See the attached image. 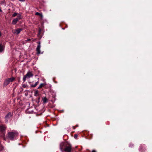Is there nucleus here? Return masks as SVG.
Instances as JSON below:
<instances>
[{
	"label": "nucleus",
	"mask_w": 152,
	"mask_h": 152,
	"mask_svg": "<svg viewBox=\"0 0 152 152\" xmlns=\"http://www.w3.org/2000/svg\"><path fill=\"white\" fill-rule=\"evenodd\" d=\"M15 79V78L13 77L7 78L6 79L4 83V85L6 86H7L8 85L10 82H13Z\"/></svg>",
	"instance_id": "obj_3"
},
{
	"label": "nucleus",
	"mask_w": 152,
	"mask_h": 152,
	"mask_svg": "<svg viewBox=\"0 0 152 152\" xmlns=\"http://www.w3.org/2000/svg\"><path fill=\"white\" fill-rule=\"evenodd\" d=\"M35 15H39L42 18V17L43 15L42 14H40L39 12H37L35 13Z\"/></svg>",
	"instance_id": "obj_14"
},
{
	"label": "nucleus",
	"mask_w": 152,
	"mask_h": 152,
	"mask_svg": "<svg viewBox=\"0 0 152 152\" xmlns=\"http://www.w3.org/2000/svg\"><path fill=\"white\" fill-rule=\"evenodd\" d=\"M31 40V39H28L26 41H29Z\"/></svg>",
	"instance_id": "obj_21"
},
{
	"label": "nucleus",
	"mask_w": 152,
	"mask_h": 152,
	"mask_svg": "<svg viewBox=\"0 0 152 152\" xmlns=\"http://www.w3.org/2000/svg\"><path fill=\"white\" fill-rule=\"evenodd\" d=\"M74 138H76L77 137V135H74Z\"/></svg>",
	"instance_id": "obj_20"
},
{
	"label": "nucleus",
	"mask_w": 152,
	"mask_h": 152,
	"mask_svg": "<svg viewBox=\"0 0 152 152\" xmlns=\"http://www.w3.org/2000/svg\"><path fill=\"white\" fill-rule=\"evenodd\" d=\"M19 1H25V0H19Z\"/></svg>",
	"instance_id": "obj_23"
},
{
	"label": "nucleus",
	"mask_w": 152,
	"mask_h": 152,
	"mask_svg": "<svg viewBox=\"0 0 152 152\" xmlns=\"http://www.w3.org/2000/svg\"><path fill=\"white\" fill-rule=\"evenodd\" d=\"M92 152H96V151L95 150H93L92 151Z\"/></svg>",
	"instance_id": "obj_22"
},
{
	"label": "nucleus",
	"mask_w": 152,
	"mask_h": 152,
	"mask_svg": "<svg viewBox=\"0 0 152 152\" xmlns=\"http://www.w3.org/2000/svg\"><path fill=\"white\" fill-rule=\"evenodd\" d=\"M33 76V74L30 72H28L26 75H25L23 78V80L25 82L27 78H29L32 77Z\"/></svg>",
	"instance_id": "obj_4"
},
{
	"label": "nucleus",
	"mask_w": 152,
	"mask_h": 152,
	"mask_svg": "<svg viewBox=\"0 0 152 152\" xmlns=\"http://www.w3.org/2000/svg\"><path fill=\"white\" fill-rule=\"evenodd\" d=\"M38 90H36L35 91V95L37 94H38Z\"/></svg>",
	"instance_id": "obj_17"
},
{
	"label": "nucleus",
	"mask_w": 152,
	"mask_h": 152,
	"mask_svg": "<svg viewBox=\"0 0 152 152\" xmlns=\"http://www.w3.org/2000/svg\"><path fill=\"white\" fill-rule=\"evenodd\" d=\"M17 13H14L12 15V16L13 17H15V16H16L17 15Z\"/></svg>",
	"instance_id": "obj_16"
},
{
	"label": "nucleus",
	"mask_w": 152,
	"mask_h": 152,
	"mask_svg": "<svg viewBox=\"0 0 152 152\" xmlns=\"http://www.w3.org/2000/svg\"><path fill=\"white\" fill-rule=\"evenodd\" d=\"M41 47V45H38L36 48V51L38 54L40 53V49Z\"/></svg>",
	"instance_id": "obj_8"
},
{
	"label": "nucleus",
	"mask_w": 152,
	"mask_h": 152,
	"mask_svg": "<svg viewBox=\"0 0 152 152\" xmlns=\"http://www.w3.org/2000/svg\"><path fill=\"white\" fill-rule=\"evenodd\" d=\"M6 127L3 126H0V130L2 132H3L5 129Z\"/></svg>",
	"instance_id": "obj_11"
},
{
	"label": "nucleus",
	"mask_w": 152,
	"mask_h": 152,
	"mask_svg": "<svg viewBox=\"0 0 152 152\" xmlns=\"http://www.w3.org/2000/svg\"><path fill=\"white\" fill-rule=\"evenodd\" d=\"M22 30L21 28H19L17 29H14L13 30V33H16V34H19L20 32Z\"/></svg>",
	"instance_id": "obj_7"
},
{
	"label": "nucleus",
	"mask_w": 152,
	"mask_h": 152,
	"mask_svg": "<svg viewBox=\"0 0 152 152\" xmlns=\"http://www.w3.org/2000/svg\"><path fill=\"white\" fill-rule=\"evenodd\" d=\"M1 36V33L0 32V37Z\"/></svg>",
	"instance_id": "obj_24"
},
{
	"label": "nucleus",
	"mask_w": 152,
	"mask_h": 152,
	"mask_svg": "<svg viewBox=\"0 0 152 152\" xmlns=\"http://www.w3.org/2000/svg\"><path fill=\"white\" fill-rule=\"evenodd\" d=\"M46 84L45 83H41L39 86L38 87V88L40 89L42 88Z\"/></svg>",
	"instance_id": "obj_13"
},
{
	"label": "nucleus",
	"mask_w": 152,
	"mask_h": 152,
	"mask_svg": "<svg viewBox=\"0 0 152 152\" xmlns=\"http://www.w3.org/2000/svg\"><path fill=\"white\" fill-rule=\"evenodd\" d=\"M27 86V85L25 84H23L22 85V87L23 88H26Z\"/></svg>",
	"instance_id": "obj_15"
},
{
	"label": "nucleus",
	"mask_w": 152,
	"mask_h": 152,
	"mask_svg": "<svg viewBox=\"0 0 152 152\" xmlns=\"http://www.w3.org/2000/svg\"><path fill=\"white\" fill-rule=\"evenodd\" d=\"M37 43L38 44V45H40V42H37Z\"/></svg>",
	"instance_id": "obj_19"
},
{
	"label": "nucleus",
	"mask_w": 152,
	"mask_h": 152,
	"mask_svg": "<svg viewBox=\"0 0 152 152\" xmlns=\"http://www.w3.org/2000/svg\"><path fill=\"white\" fill-rule=\"evenodd\" d=\"M18 133L16 131H14L8 133V137L10 140H13L18 136Z\"/></svg>",
	"instance_id": "obj_2"
},
{
	"label": "nucleus",
	"mask_w": 152,
	"mask_h": 152,
	"mask_svg": "<svg viewBox=\"0 0 152 152\" xmlns=\"http://www.w3.org/2000/svg\"><path fill=\"white\" fill-rule=\"evenodd\" d=\"M21 19V16L20 15L18 16L17 17L13 20L12 22V24L13 25L15 24L17 22Z\"/></svg>",
	"instance_id": "obj_5"
},
{
	"label": "nucleus",
	"mask_w": 152,
	"mask_h": 152,
	"mask_svg": "<svg viewBox=\"0 0 152 152\" xmlns=\"http://www.w3.org/2000/svg\"><path fill=\"white\" fill-rule=\"evenodd\" d=\"M42 100L43 102V103L45 104L48 101V99L46 97H42Z\"/></svg>",
	"instance_id": "obj_9"
},
{
	"label": "nucleus",
	"mask_w": 152,
	"mask_h": 152,
	"mask_svg": "<svg viewBox=\"0 0 152 152\" xmlns=\"http://www.w3.org/2000/svg\"><path fill=\"white\" fill-rule=\"evenodd\" d=\"M12 114L10 113H8L5 117L6 122H7L8 120L12 116Z\"/></svg>",
	"instance_id": "obj_6"
},
{
	"label": "nucleus",
	"mask_w": 152,
	"mask_h": 152,
	"mask_svg": "<svg viewBox=\"0 0 152 152\" xmlns=\"http://www.w3.org/2000/svg\"><path fill=\"white\" fill-rule=\"evenodd\" d=\"M3 149V148L2 146H0V151H1Z\"/></svg>",
	"instance_id": "obj_18"
},
{
	"label": "nucleus",
	"mask_w": 152,
	"mask_h": 152,
	"mask_svg": "<svg viewBox=\"0 0 152 152\" xmlns=\"http://www.w3.org/2000/svg\"><path fill=\"white\" fill-rule=\"evenodd\" d=\"M4 46L0 44V52L3 51L4 49Z\"/></svg>",
	"instance_id": "obj_10"
},
{
	"label": "nucleus",
	"mask_w": 152,
	"mask_h": 152,
	"mask_svg": "<svg viewBox=\"0 0 152 152\" xmlns=\"http://www.w3.org/2000/svg\"><path fill=\"white\" fill-rule=\"evenodd\" d=\"M60 149L61 151L65 152H71L72 151V145L67 142H62L60 145Z\"/></svg>",
	"instance_id": "obj_1"
},
{
	"label": "nucleus",
	"mask_w": 152,
	"mask_h": 152,
	"mask_svg": "<svg viewBox=\"0 0 152 152\" xmlns=\"http://www.w3.org/2000/svg\"><path fill=\"white\" fill-rule=\"evenodd\" d=\"M39 80L37 82H36L35 84L34 85H31V86L33 87H35L36 86L38 85V84L39 83Z\"/></svg>",
	"instance_id": "obj_12"
}]
</instances>
